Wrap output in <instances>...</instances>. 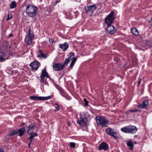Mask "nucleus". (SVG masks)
<instances>
[{"instance_id":"2eb2a0df","label":"nucleus","mask_w":152,"mask_h":152,"mask_svg":"<svg viewBox=\"0 0 152 152\" xmlns=\"http://www.w3.org/2000/svg\"><path fill=\"white\" fill-rule=\"evenodd\" d=\"M17 131L18 133H19V135L20 137H21L26 132L25 127H24L22 128L19 129L17 130Z\"/></svg>"},{"instance_id":"58836bf2","label":"nucleus","mask_w":152,"mask_h":152,"mask_svg":"<svg viewBox=\"0 0 152 152\" xmlns=\"http://www.w3.org/2000/svg\"><path fill=\"white\" fill-rule=\"evenodd\" d=\"M142 80V79H139V81H138V85L139 86L140 84V83H141V82Z\"/></svg>"},{"instance_id":"cd10ccee","label":"nucleus","mask_w":152,"mask_h":152,"mask_svg":"<svg viewBox=\"0 0 152 152\" xmlns=\"http://www.w3.org/2000/svg\"><path fill=\"white\" fill-rule=\"evenodd\" d=\"M48 54H45L44 53H43L41 55H38L37 56L41 58L42 57L44 58H45L48 57Z\"/></svg>"},{"instance_id":"20e7f679","label":"nucleus","mask_w":152,"mask_h":152,"mask_svg":"<svg viewBox=\"0 0 152 152\" xmlns=\"http://www.w3.org/2000/svg\"><path fill=\"white\" fill-rule=\"evenodd\" d=\"M114 14V12L113 11H112L105 18V23L108 25H110L114 21L115 18L113 16Z\"/></svg>"},{"instance_id":"393cba45","label":"nucleus","mask_w":152,"mask_h":152,"mask_svg":"<svg viewBox=\"0 0 152 152\" xmlns=\"http://www.w3.org/2000/svg\"><path fill=\"white\" fill-rule=\"evenodd\" d=\"M138 111V110L137 109L131 110L126 112L127 115H129L130 113L136 112Z\"/></svg>"},{"instance_id":"f03ea898","label":"nucleus","mask_w":152,"mask_h":152,"mask_svg":"<svg viewBox=\"0 0 152 152\" xmlns=\"http://www.w3.org/2000/svg\"><path fill=\"white\" fill-rule=\"evenodd\" d=\"M96 120L98 125H101L102 127H105L108 126L107 124L109 121L106 120L104 118L99 116L96 117Z\"/></svg>"},{"instance_id":"0eeeda50","label":"nucleus","mask_w":152,"mask_h":152,"mask_svg":"<svg viewBox=\"0 0 152 152\" xmlns=\"http://www.w3.org/2000/svg\"><path fill=\"white\" fill-rule=\"evenodd\" d=\"M53 69L56 71H60L62 70L64 67V65L61 63H53Z\"/></svg>"},{"instance_id":"2f4dec72","label":"nucleus","mask_w":152,"mask_h":152,"mask_svg":"<svg viewBox=\"0 0 152 152\" xmlns=\"http://www.w3.org/2000/svg\"><path fill=\"white\" fill-rule=\"evenodd\" d=\"M70 146L72 148H75V144L74 142H71L69 143Z\"/></svg>"},{"instance_id":"9b49d317","label":"nucleus","mask_w":152,"mask_h":152,"mask_svg":"<svg viewBox=\"0 0 152 152\" xmlns=\"http://www.w3.org/2000/svg\"><path fill=\"white\" fill-rule=\"evenodd\" d=\"M98 149L99 150H104V151H106L108 149V145L107 143L103 142L99 145Z\"/></svg>"},{"instance_id":"f3484780","label":"nucleus","mask_w":152,"mask_h":152,"mask_svg":"<svg viewBox=\"0 0 152 152\" xmlns=\"http://www.w3.org/2000/svg\"><path fill=\"white\" fill-rule=\"evenodd\" d=\"M127 145L131 150H132L134 147L133 142L132 141H129L126 143Z\"/></svg>"},{"instance_id":"a211bd4d","label":"nucleus","mask_w":152,"mask_h":152,"mask_svg":"<svg viewBox=\"0 0 152 152\" xmlns=\"http://www.w3.org/2000/svg\"><path fill=\"white\" fill-rule=\"evenodd\" d=\"M29 37H26L25 39V41L26 43L28 45H30L32 43V40L33 39H31Z\"/></svg>"},{"instance_id":"bb28decb","label":"nucleus","mask_w":152,"mask_h":152,"mask_svg":"<svg viewBox=\"0 0 152 152\" xmlns=\"http://www.w3.org/2000/svg\"><path fill=\"white\" fill-rule=\"evenodd\" d=\"M70 60L69 58H66L63 64H62L63 65H64V67L66 65H67V64L69 62Z\"/></svg>"},{"instance_id":"c9c22d12","label":"nucleus","mask_w":152,"mask_h":152,"mask_svg":"<svg viewBox=\"0 0 152 152\" xmlns=\"http://www.w3.org/2000/svg\"><path fill=\"white\" fill-rule=\"evenodd\" d=\"M45 76L41 75L40 76L41 81L42 82H44V78Z\"/></svg>"},{"instance_id":"c756f323","label":"nucleus","mask_w":152,"mask_h":152,"mask_svg":"<svg viewBox=\"0 0 152 152\" xmlns=\"http://www.w3.org/2000/svg\"><path fill=\"white\" fill-rule=\"evenodd\" d=\"M146 44L149 46L150 47H151L152 45V42L151 41H146L145 42Z\"/></svg>"},{"instance_id":"9d476101","label":"nucleus","mask_w":152,"mask_h":152,"mask_svg":"<svg viewBox=\"0 0 152 152\" xmlns=\"http://www.w3.org/2000/svg\"><path fill=\"white\" fill-rule=\"evenodd\" d=\"M85 13L91 12L92 13L93 11L96 9L95 4H94L91 6H88L85 7Z\"/></svg>"},{"instance_id":"37998d69","label":"nucleus","mask_w":152,"mask_h":152,"mask_svg":"<svg viewBox=\"0 0 152 152\" xmlns=\"http://www.w3.org/2000/svg\"><path fill=\"white\" fill-rule=\"evenodd\" d=\"M31 140H30V142L29 143H28V146L29 148H30V144L31 143Z\"/></svg>"},{"instance_id":"de8ad7c7","label":"nucleus","mask_w":152,"mask_h":152,"mask_svg":"<svg viewBox=\"0 0 152 152\" xmlns=\"http://www.w3.org/2000/svg\"><path fill=\"white\" fill-rule=\"evenodd\" d=\"M30 31H31V28H30L29 29V30H28V33H31Z\"/></svg>"},{"instance_id":"ea45409f","label":"nucleus","mask_w":152,"mask_h":152,"mask_svg":"<svg viewBox=\"0 0 152 152\" xmlns=\"http://www.w3.org/2000/svg\"><path fill=\"white\" fill-rule=\"evenodd\" d=\"M39 53L40 54V55H41L42 54H43V53L42 52V50H39Z\"/></svg>"},{"instance_id":"a18cd8bd","label":"nucleus","mask_w":152,"mask_h":152,"mask_svg":"<svg viewBox=\"0 0 152 152\" xmlns=\"http://www.w3.org/2000/svg\"><path fill=\"white\" fill-rule=\"evenodd\" d=\"M59 1H56V2H55V5H56V4L58 3V2H59Z\"/></svg>"},{"instance_id":"c03bdc74","label":"nucleus","mask_w":152,"mask_h":152,"mask_svg":"<svg viewBox=\"0 0 152 152\" xmlns=\"http://www.w3.org/2000/svg\"><path fill=\"white\" fill-rule=\"evenodd\" d=\"M12 36V34H10L9 35V37H11Z\"/></svg>"},{"instance_id":"473e14b6","label":"nucleus","mask_w":152,"mask_h":152,"mask_svg":"<svg viewBox=\"0 0 152 152\" xmlns=\"http://www.w3.org/2000/svg\"><path fill=\"white\" fill-rule=\"evenodd\" d=\"M54 105H56L57 106H56L55 107V109L54 110L56 112L59 110V106L58 104L57 103L55 104Z\"/></svg>"},{"instance_id":"09e8293b","label":"nucleus","mask_w":152,"mask_h":152,"mask_svg":"<svg viewBox=\"0 0 152 152\" xmlns=\"http://www.w3.org/2000/svg\"><path fill=\"white\" fill-rule=\"evenodd\" d=\"M25 124V123H22V124H21V126H23Z\"/></svg>"},{"instance_id":"39448f33","label":"nucleus","mask_w":152,"mask_h":152,"mask_svg":"<svg viewBox=\"0 0 152 152\" xmlns=\"http://www.w3.org/2000/svg\"><path fill=\"white\" fill-rule=\"evenodd\" d=\"M107 133L109 135L113 137L115 139L118 138V136L116 132L113 129H112L110 128H108L105 130Z\"/></svg>"},{"instance_id":"7c9ffc66","label":"nucleus","mask_w":152,"mask_h":152,"mask_svg":"<svg viewBox=\"0 0 152 152\" xmlns=\"http://www.w3.org/2000/svg\"><path fill=\"white\" fill-rule=\"evenodd\" d=\"M80 119L77 121V123L80 124L81 125L82 124L83 122L84 121V119L82 118H80Z\"/></svg>"},{"instance_id":"5701e85b","label":"nucleus","mask_w":152,"mask_h":152,"mask_svg":"<svg viewBox=\"0 0 152 152\" xmlns=\"http://www.w3.org/2000/svg\"><path fill=\"white\" fill-rule=\"evenodd\" d=\"M76 60V58H74L73 59H72V61H71L70 64L69 66V67L70 68H72L73 67V65H74Z\"/></svg>"},{"instance_id":"f257e3e1","label":"nucleus","mask_w":152,"mask_h":152,"mask_svg":"<svg viewBox=\"0 0 152 152\" xmlns=\"http://www.w3.org/2000/svg\"><path fill=\"white\" fill-rule=\"evenodd\" d=\"M38 11V9L36 7L31 5H28L26 8V13L30 17L35 16Z\"/></svg>"},{"instance_id":"4be33fe9","label":"nucleus","mask_w":152,"mask_h":152,"mask_svg":"<svg viewBox=\"0 0 152 152\" xmlns=\"http://www.w3.org/2000/svg\"><path fill=\"white\" fill-rule=\"evenodd\" d=\"M16 6V3L15 1H12L10 5V8L11 9L15 8Z\"/></svg>"},{"instance_id":"4468645a","label":"nucleus","mask_w":152,"mask_h":152,"mask_svg":"<svg viewBox=\"0 0 152 152\" xmlns=\"http://www.w3.org/2000/svg\"><path fill=\"white\" fill-rule=\"evenodd\" d=\"M59 47L63 51H65L69 47V45L66 42H65L64 44H59Z\"/></svg>"},{"instance_id":"4c0bfd02","label":"nucleus","mask_w":152,"mask_h":152,"mask_svg":"<svg viewBox=\"0 0 152 152\" xmlns=\"http://www.w3.org/2000/svg\"><path fill=\"white\" fill-rule=\"evenodd\" d=\"M82 124L85 126H86L87 125L86 121L84 120V121L83 122Z\"/></svg>"},{"instance_id":"79ce46f5","label":"nucleus","mask_w":152,"mask_h":152,"mask_svg":"<svg viewBox=\"0 0 152 152\" xmlns=\"http://www.w3.org/2000/svg\"><path fill=\"white\" fill-rule=\"evenodd\" d=\"M149 23H150V26H152V18L149 21Z\"/></svg>"},{"instance_id":"72a5a7b5","label":"nucleus","mask_w":152,"mask_h":152,"mask_svg":"<svg viewBox=\"0 0 152 152\" xmlns=\"http://www.w3.org/2000/svg\"><path fill=\"white\" fill-rule=\"evenodd\" d=\"M83 101L85 102L84 104L86 106H88V101L86 100V99H83Z\"/></svg>"},{"instance_id":"c85d7f7f","label":"nucleus","mask_w":152,"mask_h":152,"mask_svg":"<svg viewBox=\"0 0 152 152\" xmlns=\"http://www.w3.org/2000/svg\"><path fill=\"white\" fill-rule=\"evenodd\" d=\"M75 55L74 53H71L70 55V56L68 58L69 59H70V60H72L74 58H76L75 57H74Z\"/></svg>"},{"instance_id":"aec40b11","label":"nucleus","mask_w":152,"mask_h":152,"mask_svg":"<svg viewBox=\"0 0 152 152\" xmlns=\"http://www.w3.org/2000/svg\"><path fill=\"white\" fill-rule=\"evenodd\" d=\"M132 33L136 35H138L139 34L138 31L135 28H133L131 29Z\"/></svg>"},{"instance_id":"b1692460","label":"nucleus","mask_w":152,"mask_h":152,"mask_svg":"<svg viewBox=\"0 0 152 152\" xmlns=\"http://www.w3.org/2000/svg\"><path fill=\"white\" fill-rule=\"evenodd\" d=\"M18 134V132L17 130H14L11 131L10 132L9 134L10 136H12L13 135H16V134Z\"/></svg>"},{"instance_id":"dca6fc26","label":"nucleus","mask_w":152,"mask_h":152,"mask_svg":"<svg viewBox=\"0 0 152 152\" xmlns=\"http://www.w3.org/2000/svg\"><path fill=\"white\" fill-rule=\"evenodd\" d=\"M42 75L46 77L47 78H50L48 73L46 71V68H45L42 70Z\"/></svg>"},{"instance_id":"6ab92c4d","label":"nucleus","mask_w":152,"mask_h":152,"mask_svg":"<svg viewBox=\"0 0 152 152\" xmlns=\"http://www.w3.org/2000/svg\"><path fill=\"white\" fill-rule=\"evenodd\" d=\"M37 135L38 134L35 132L31 133L30 134V136L29 138V139L30 140L31 142H32V140L34 138V137L37 136Z\"/></svg>"},{"instance_id":"ddd939ff","label":"nucleus","mask_w":152,"mask_h":152,"mask_svg":"<svg viewBox=\"0 0 152 152\" xmlns=\"http://www.w3.org/2000/svg\"><path fill=\"white\" fill-rule=\"evenodd\" d=\"M8 58V57H7L5 53L3 52H0V61H4L6 59Z\"/></svg>"},{"instance_id":"7ed1b4c3","label":"nucleus","mask_w":152,"mask_h":152,"mask_svg":"<svg viewBox=\"0 0 152 152\" xmlns=\"http://www.w3.org/2000/svg\"><path fill=\"white\" fill-rule=\"evenodd\" d=\"M121 130L125 133L134 134L137 131V129L135 126H129L121 128Z\"/></svg>"},{"instance_id":"f8f14e48","label":"nucleus","mask_w":152,"mask_h":152,"mask_svg":"<svg viewBox=\"0 0 152 152\" xmlns=\"http://www.w3.org/2000/svg\"><path fill=\"white\" fill-rule=\"evenodd\" d=\"M148 105V101L147 100H145L142 102V103L140 104L137 107L140 108H146L147 106Z\"/></svg>"},{"instance_id":"a878e982","label":"nucleus","mask_w":152,"mask_h":152,"mask_svg":"<svg viewBox=\"0 0 152 152\" xmlns=\"http://www.w3.org/2000/svg\"><path fill=\"white\" fill-rule=\"evenodd\" d=\"M57 88L59 90V91H60V94L62 95H64V92L63 89L62 88H61V87H60L59 86H58L57 87Z\"/></svg>"},{"instance_id":"412c9836","label":"nucleus","mask_w":152,"mask_h":152,"mask_svg":"<svg viewBox=\"0 0 152 152\" xmlns=\"http://www.w3.org/2000/svg\"><path fill=\"white\" fill-rule=\"evenodd\" d=\"M35 126L34 125H30L27 127V128H28V130H27V132L28 133L29 131L30 130H33L34 129Z\"/></svg>"},{"instance_id":"e433bc0d","label":"nucleus","mask_w":152,"mask_h":152,"mask_svg":"<svg viewBox=\"0 0 152 152\" xmlns=\"http://www.w3.org/2000/svg\"><path fill=\"white\" fill-rule=\"evenodd\" d=\"M54 39L51 38H50L49 39V41L50 43L53 44L54 42Z\"/></svg>"},{"instance_id":"1a4fd4ad","label":"nucleus","mask_w":152,"mask_h":152,"mask_svg":"<svg viewBox=\"0 0 152 152\" xmlns=\"http://www.w3.org/2000/svg\"><path fill=\"white\" fill-rule=\"evenodd\" d=\"M107 33L110 34H112L115 33L116 31V29L113 26L110 25H108L106 28Z\"/></svg>"},{"instance_id":"8fccbe9b","label":"nucleus","mask_w":152,"mask_h":152,"mask_svg":"<svg viewBox=\"0 0 152 152\" xmlns=\"http://www.w3.org/2000/svg\"><path fill=\"white\" fill-rule=\"evenodd\" d=\"M69 126H70V124H69Z\"/></svg>"},{"instance_id":"6e6552de","label":"nucleus","mask_w":152,"mask_h":152,"mask_svg":"<svg viewBox=\"0 0 152 152\" xmlns=\"http://www.w3.org/2000/svg\"><path fill=\"white\" fill-rule=\"evenodd\" d=\"M31 67V71L35 72L37 71L39 66V63L37 61H34L31 62L29 65Z\"/></svg>"},{"instance_id":"f704fd0d","label":"nucleus","mask_w":152,"mask_h":152,"mask_svg":"<svg viewBox=\"0 0 152 152\" xmlns=\"http://www.w3.org/2000/svg\"><path fill=\"white\" fill-rule=\"evenodd\" d=\"M27 37H29L30 38H31V39H33V38L34 37V35L33 34H31L30 33H28V35L27 36Z\"/></svg>"},{"instance_id":"49530a36","label":"nucleus","mask_w":152,"mask_h":152,"mask_svg":"<svg viewBox=\"0 0 152 152\" xmlns=\"http://www.w3.org/2000/svg\"><path fill=\"white\" fill-rule=\"evenodd\" d=\"M0 152H4L2 149H0Z\"/></svg>"},{"instance_id":"423d86ee","label":"nucleus","mask_w":152,"mask_h":152,"mask_svg":"<svg viewBox=\"0 0 152 152\" xmlns=\"http://www.w3.org/2000/svg\"><path fill=\"white\" fill-rule=\"evenodd\" d=\"M51 98V96L46 97L38 96H31L30 97V99L34 100H48Z\"/></svg>"},{"instance_id":"a19ab883","label":"nucleus","mask_w":152,"mask_h":152,"mask_svg":"<svg viewBox=\"0 0 152 152\" xmlns=\"http://www.w3.org/2000/svg\"><path fill=\"white\" fill-rule=\"evenodd\" d=\"M12 18V16L10 18L9 17V15H8V18H7V21H8L10 19H11Z\"/></svg>"}]
</instances>
